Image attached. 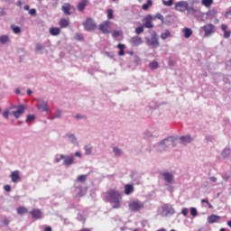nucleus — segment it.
<instances>
[{
  "instance_id": "57",
  "label": "nucleus",
  "mask_w": 231,
  "mask_h": 231,
  "mask_svg": "<svg viewBox=\"0 0 231 231\" xmlns=\"http://www.w3.org/2000/svg\"><path fill=\"white\" fill-rule=\"evenodd\" d=\"M144 136H146L147 138H149V136H152V134L151 132H149V131H146V132L144 133Z\"/></svg>"
},
{
  "instance_id": "4",
  "label": "nucleus",
  "mask_w": 231,
  "mask_h": 231,
  "mask_svg": "<svg viewBox=\"0 0 231 231\" xmlns=\"http://www.w3.org/2000/svg\"><path fill=\"white\" fill-rule=\"evenodd\" d=\"M178 139L176 137H168L159 143V147L161 149H167V147H176Z\"/></svg>"
},
{
  "instance_id": "54",
  "label": "nucleus",
  "mask_w": 231,
  "mask_h": 231,
  "mask_svg": "<svg viewBox=\"0 0 231 231\" xmlns=\"http://www.w3.org/2000/svg\"><path fill=\"white\" fill-rule=\"evenodd\" d=\"M5 192H10L12 190V187L10 185L4 186Z\"/></svg>"
},
{
  "instance_id": "6",
  "label": "nucleus",
  "mask_w": 231,
  "mask_h": 231,
  "mask_svg": "<svg viewBox=\"0 0 231 231\" xmlns=\"http://www.w3.org/2000/svg\"><path fill=\"white\" fill-rule=\"evenodd\" d=\"M83 26L86 32H95L97 30V23L92 18H88L84 23Z\"/></svg>"
},
{
  "instance_id": "3",
  "label": "nucleus",
  "mask_w": 231,
  "mask_h": 231,
  "mask_svg": "<svg viewBox=\"0 0 231 231\" xmlns=\"http://www.w3.org/2000/svg\"><path fill=\"white\" fill-rule=\"evenodd\" d=\"M145 208V202L142 200H131L128 203V209L130 212H140L141 210H143Z\"/></svg>"
},
{
  "instance_id": "35",
  "label": "nucleus",
  "mask_w": 231,
  "mask_h": 231,
  "mask_svg": "<svg viewBox=\"0 0 231 231\" xmlns=\"http://www.w3.org/2000/svg\"><path fill=\"white\" fill-rule=\"evenodd\" d=\"M214 3V0H201V5L203 6H206V8H208V6L212 5Z\"/></svg>"
},
{
  "instance_id": "16",
  "label": "nucleus",
  "mask_w": 231,
  "mask_h": 231,
  "mask_svg": "<svg viewBox=\"0 0 231 231\" xmlns=\"http://www.w3.org/2000/svg\"><path fill=\"white\" fill-rule=\"evenodd\" d=\"M10 178L13 183H19L21 181V171H14L10 174Z\"/></svg>"
},
{
  "instance_id": "29",
  "label": "nucleus",
  "mask_w": 231,
  "mask_h": 231,
  "mask_svg": "<svg viewBox=\"0 0 231 231\" xmlns=\"http://www.w3.org/2000/svg\"><path fill=\"white\" fill-rule=\"evenodd\" d=\"M152 21L151 16H147L145 19L144 28H153Z\"/></svg>"
},
{
  "instance_id": "39",
  "label": "nucleus",
  "mask_w": 231,
  "mask_h": 231,
  "mask_svg": "<svg viewBox=\"0 0 231 231\" xmlns=\"http://www.w3.org/2000/svg\"><path fill=\"white\" fill-rule=\"evenodd\" d=\"M152 6V1L148 0L146 4H143L142 8L143 10H149V7Z\"/></svg>"
},
{
  "instance_id": "24",
  "label": "nucleus",
  "mask_w": 231,
  "mask_h": 231,
  "mask_svg": "<svg viewBox=\"0 0 231 231\" xmlns=\"http://www.w3.org/2000/svg\"><path fill=\"white\" fill-rule=\"evenodd\" d=\"M221 30L224 31V37H225V39H228L230 37V35H231V32L228 31V25L223 23L221 25Z\"/></svg>"
},
{
  "instance_id": "27",
  "label": "nucleus",
  "mask_w": 231,
  "mask_h": 231,
  "mask_svg": "<svg viewBox=\"0 0 231 231\" xmlns=\"http://www.w3.org/2000/svg\"><path fill=\"white\" fill-rule=\"evenodd\" d=\"M86 6H88V0H82L80 3L78 4L79 12H84Z\"/></svg>"
},
{
  "instance_id": "19",
  "label": "nucleus",
  "mask_w": 231,
  "mask_h": 231,
  "mask_svg": "<svg viewBox=\"0 0 231 231\" xmlns=\"http://www.w3.org/2000/svg\"><path fill=\"white\" fill-rule=\"evenodd\" d=\"M6 44H10V36L8 34L0 35V45L6 46Z\"/></svg>"
},
{
  "instance_id": "25",
  "label": "nucleus",
  "mask_w": 231,
  "mask_h": 231,
  "mask_svg": "<svg viewBox=\"0 0 231 231\" xmlns=\"http://www.w3.org/2000/svg\"><path fill=\"white\" fill-rule=\"evenodd\" d=\"M83 149L85 151V156H91L93 154V146L91 144H86Z\"/></svg>"
},
{
  "instance_id": "9",
  "label": "nucleus",
  "mask_w": 231,
  "mask_h": 231,
  "mask_svg": "<svg viewBox=\"0 0 231 231\" xmlns=\"http://www.w3.org/2000/svg\"><path fill=\"white\" fill-rule=\"evenodd\" d=\"M65 137L69 143L74 145V147H80V142L75 134L68 133L65 134Z\"/></svg>"
},
{
  "instance_id": "26",
  "label": "nucleus",
  "mask_w": 231,
  "mask_h": 231,
  "mask_svg": "<svg viewBox=\"0 0 231 231\" xmlns=\"http://www.w3.org/2000/svg\"><path fill=\"white\" fill-rule=\"evenodd\" d=\"M219 219H221V217H219L217 215H211V216L208 217V222L209 224L217 223V221H219Z\"/></svg>"
},
{
  "instance_id": "1",
  "label": "nucleus",
  "mask_w": 231,
  "mask_h": 231,
  "mask_svg": "<svg viewBox=\"0 0 231 231\" xmlns=\"http://www.w3.org/2000/svg\"><path fill=\"white\" fill-rule=\"evenodd\" d=\"M105 199L112 204L113 208H120L122 207V195L116 189H109L105 193Z\"/></svg>"
},
{
  "instance_id": "30",
  "label": "nucleus",
  "mask_w": 231,
  "mask_h": 231,
  "mask_svg": "<svg viewBox=\"0 0 231 231\" xmlns=\"http://www.w3.org/2000/svg\"><path fill=\"white\" fill-rule=\"evenodd\" d=\"M113 152H114L115 156H116L117 158H120V156H122V154H124V152H122V149L118 148L117 146H115L113 148Z\"/></svg>"
},
{
  "instance_id": "59",
  "label": "nucleus",
  "mask_w": 231,
  "mask_h": 231,
  "mask_svg": "<svg viewBox=\"0 0 231 231\" xmlns=\"http://www.w3.org/2000/svg\"><path fill=\"white\" fill-rule=\"evenodd\" d=\"M223 180H225V181H228V180H230V176H223Z\"/></svg>"
},
{
  "instance_id": "36",
  "label": "nucleus",
  "mask_w": 231,
  "mask_h": 231,
  "mask_svg": "<svg viewBox=\"0 0 231 231\" xmlns=\"http://www.w3.org/2000/svg\"><path fill=\"white\" fill-rule=\"evenodd\" d=\"M28 213V209L24 207H19L17 208V214H19L20 216H23V214H27Z\"/></svg>"
},
{
  "instance_id": "50",
  "label": "nucleus",
  "mask_w": 231,
  "mask_h": 231,
  "mask_svg": "<svg viewBox=\"0 0 231 231\" xmlns=\"http://www.w3.org/2000/svg\"><path fill=\"white\" fill-rule=\"evenodd\" d=\"M74 118H76V120H84L86 118V116H82L80 114H78L74 116Z\"/></svg>"
},
{
  "instance_id": "28",
  "label": "nucleus",
  "mask_w": 231,
  "mask_h": 231,
  "mask_svg": "<svg viewBox=\"0 0 231 231\" xmlns=\"http://www.w3.org/2000/svg\"><path fill=\"white\" fill-rule=\"evenodd\" d=\"M49 33H51L53 36L60 35V28H59V27H51L49 30Z\"/></svg>"
},
{
  "instance_id": "15",
  "label": "nucleus",
  "mask_w": 231,
  "mask_h": 231,
  "mask_svg": "<svg viewBox=\"0 0 231 231\" xmlns=\"http://www.w3.org/2000/svg\"><path fill=\"white\" fill-rule=\"evenodd\" d=\"M61 10L65 15H71L75 12V7L69 4H65Z\"/></svg>"
},
{
  "instance_id": "5",
  "label": "nucleus",
  "mask_w": 231,
  "mask_h": 231,
  "mask_svg": "<svg viewBox=\"0 0 231 231\" xmlns=\"http://www.w3.org/2000/svg\"><path fill=\"white\" fill-rule=\"evenodd\" d=\"M200 32H204V37H210L213 33H216V26L212 23H208L200 27Z\"/></svg>"
},
{
  "instance_id": "64",
  "label": "nucleus",
  "mask_w": 231,
  "mask_h": 231,
  "mask_svg": "<svg viewBox=\"0 0 231 231\" xmlns=\"http://www.w3.org/2000/svg\"><path fill=\"white\" fill-rule=\"evenodd\" d=\"M27 95H32V90L31 89L27 90Z\"/></svg>"
},
{
  "instance_id": "44",
  "label": "nucleus",
  "mask_w": 231,
  "mask_h": 231,
  "mask_svg": "<svg viewBox=\"0 0 231 231\" xmlns=\"http://www.w3.org/2000/svg\"><path fill=\"white\" fill-rule=\"evenodd\" d=\"M120 35H122V32L121 31H114L112 32V37H114V39H116V37H120Z\"/></svg>"
},
{
  "instance_id": "21",
  "label": "nucleus",
  "mask_w": 231,
  "mask_h": 231,
  "mask_svg": "<svg viewBox=\"0 0 231 231\" xmlns=\"http://www.w3.org/2000/svg\"><path fill=\"white\" fill-rule=\"evenodd\" d=\"M30 214L32 216L34 219L42 218V211L41 209H32Z\"/></svg>"
},
{
  "instance_id": "2",
  "label": "nucleus",
  "mask_w": 231,
  "mask_h": 231,
  "mask_svg": "<svg viewBox=\"0 0 231 231\" xmlns=\"http://www.w3.org/2000/svg\"><path fill=\"white\" fill-rule=\"evenodd\" d=\"M175 10L182 14L188 12L189 15H194L198 12V9H195L192 5H189V2L183 0L175 3Z\"/></svg>"
},
{
  "instance_id": "34",
  "label": "nucleus",
  "mask_w": 231,
  "mask_h": 231,
  "mask_svg": "<svg viewBox=\"0 0 231 231\" xmlns=\"http://www.w3.org/2000/svg\"><path fill=\"white\" fill-rule=\"evenodd\" d=\"M64 154L59 153L56 154L54 157V162L55 163H60V162H62V160L64 161Z\"/></svg>"
},
{
  "instance_id": "61",
  "label": "nucleus",
  "mask_w": 231,
  "mask_h": 231,
  "mask_svg": "<svg viewBox=\"0 0 231 231\" xmlns=\"http://www.w3.org/2000/svg\"><path fill=\"white\" fill-rule=\"evenodd\" d=\"M23 10H30V6L29 5H24Z\"/></svg>"
},
{
  "instance_id": "12",
  "label": "nucleus",
  "mask_w": 231,
  "mask_h": 231,
  "mask_svg": "<svg viewBox=\"0 0 231 231\" xmlns=\"http://www.w3.org/2000/svg\"><path fill=\"white\" fill-rule=\"evenodd\" d=\"M73 163H75V155H73V153L64 156L63 165H65V167H70V165H73Z\"/></svg>"
},
{
  "instance_id": "53",
  "label": "nucleus",
  "mask_w": 231,
  "mask_h": 231,
  "mask_svg": "<svg viewBox=\"0 0 231 231\" xmlns=\"http://www.w3.org/2000/svg\"><path fill=\"white\" fill-rule=\"evenodd\" d=\"M155 19H159L162 21V23H163V15H162V14H155Z\"/></svg>"
},
{
  "instance_id": "31",
  "label": "nucleus",
  "mask_w": 231,
  "mask_h": 231,
  "mask_svg": "<svg viewBox=\"0 0 231 231\" xmlns=\"http://www.w3.org/2000/svg\"><path fill=\"white\" fill-rule=\"evenodd\" d=\"M117 48L119 50L118 55L120 57H124L125 55V52L124 51L125 50V46L124 44H122V43H119L117 45Z\"/></svg>"
},
{
  "instance_id": "18",
  "label": "nucleus",
  "mask_w": 231,
  "mask_h": 231,
  "mask_svg": "<svg viewBox=\"0 0 231 231\" xmlns=\"http://www.w3.org/2000/svg\"><path fill=\"white\" fill-rule=\"evenodd\" d=\"M148 46H153V48H158L160 46V42H158V37L156 35L152 36L151 40L147 41Z\"/></svg>"
},
{
  "instance_id": "60",
  "label": "nucleus",
  "mask_w": 231,
  "mask_h": 231,
  "mask_svg": "<svg viewBox=\"0 0 231 231\" xmlns=\"http://www.w3.org/2000/svg\"><path fill=\"white\" fill-rule=\"evenodd\" d=\"M201 203H207V204H208V199H201Z\"/></svg>"
},
{
  "instance_id": "10",
  "label": "nucleus",
  "mask_w": 231,
  "mask_h": 231,
  "mask_svg": "<svg viewBox=\"0 0 231 231\" xmlns=\"http://www.w3.org/2000/svg\"><path fill=\"white\" fill-rule=\"evenodd\" d=\"M37 109L42 113H50V107L48 106V101L38 99Z\"/></svg>"
},
{
  "instance_id": "37",
  "label": "nucleus",
  "mask_w": 231,
  "mask_h": 231,
  "mask_svg": "<svg viewBox=\"0 0 231 231\" xmlns=\"http://www.w3.org/2000/svg\"><path fill=\"white\" fill-rule=\"evenodd\" d=\"M150 68L151 69H158V68H160V63H158L156 60H153L150 62Z\"/></svg>"
},
{
  "instance_id": "43",
  "label": "nucleus",
  "mask_w": 231,
  "mask_h": 231,
  "mask_svg": "<svg viewBox=\"0 0 231 231\" xmlns=\"http://www.w3.org/2000/svg\"><path fill=\"white\" fill-rule=\"evenodd\" d=\"M174 1L173 0H162V5H164V6H172Z\"/></svg>"
},
{
  "instance_id": "63",
  "label": "nucleus",
  "mask_w": 231,
  "mask_h": 231,
  "mask_svg": "<svg viewBox=\"0 0 231 231\" xmlns=\"http://www.w3.org/2000/svg\"><path fill=\"white\" fill-rule=\"evenodd\" d=\"M207 205L208 206V208H213V206H212V204H210V202H208Z\"/></svg>"
},
{
  "instance_id": "56",
  "label": "nucleus",
  "mask_w": 231,
  "mask_h": 231,
  "mask_svg": "<svg viewBox=\"0 0 231 231\" xmlns=\"http://www.w3.org/2000/svg\"><path fill=\"white\" fill-rule=\"evenodd\" d=\"M29 14L30 15H35L37 14V11L35 9H30Z\"/></svg>"
},
{
  "instance_id": "42",
  "label": "nucleus",
  "mask_w": 231,
  "mask_h": 231,
  "mask_svg": "<svg viewBox=\"0 0 231 231\" xmlns=\"http://www.w3.org/2000/svg\"><path fill=\"white\" fill-rule=\"evenodd\" d=\"M11 29L13 30L14 33H19L21 32V27L16 25H12Z\"/></svg>"
},
{
  "instance_id": "55",
  "label": "nucleus",
  "mask_w": 231,
  "mask_h": 231,
  "mask_svg": "<svg viewBox=\"0 0 231 231\" xmlns=\"http://www.w3.org/2000/svg\"><path fill=\"white\" fill-rule=\"evenodd\" d=\"M73 156H76V158H82V153L80 152H76Z\"/></svg>"
},
{
  "instance_id": "7",
  "label": "nucleus",
  "mask_w": 231,
  "mask_h": 231,
  "mask_svg": "<svg viewBox=\"0 0 231 231\" xmlns=\"http://www.w3.org/2000/svg\"><path fill=\"white\" fill-rule=\"evenodd\" d=\"M174 214H176V210L171 205L165 204L162 206V211L161 215L163 217H167V216H174Z\"/></svg>"
},
{
  "instance_id": "13",
  "label": "nucleus",
  "mask_w": 231,
  "mask_h": 231,
  "mask_svg": "<svg viewBox=\"0 0 231 231\" xmlns=\"http://www.w3.org/2000/svg\"><path fill=\"white\" fill-rule=\"evenodd\" d=\"M164 181L168 183V185H172L174 183V174L166 171L162 174Z\"/></svg>"
},
{
  "instance_id": "48",
  "label": "nucleus",
  "mask_w": 231,
  "mask_h": 231,
  "mask_svg": "<svg viewBox=\"0 0 231 231\" xmlns=\"http://www.w3.org/2000/svg\"><path fill=\"white\" fill-rule=\"evenodd\" d=\"M36 51H42V50H44V45L38 43L36 44Z\"/></svg>"
},
{
  "instance_id": "41",
  "label": "nucleus",
  "mask_w": 231,
  "mask_h": 231,
  "mask_svg": "<svg viewBox=\"0 0 231 231\" xmlns=\"http://www.w3.org/2000/svg\"><path fill=\"white\" fill-rule=\"evenodd\" d=\"M169 37H171V32L166 31L165 32L161 34V39H162V41H165V39H169Z\"/></svg>"
},
{
  "instance_id": "20",
  "label": "nucleus",
  "mask_w": 231,
  "mask_h": 231,
  "mask_svg": "<svg viewBox=\"0 0 231 231\" xmlns=\"http://www.w3.org/2000/svg\"><path fill=\"white\" fill-rule=\"evenodd\" d=\"M130 43L132 44V46H140V44H143V41L142 40V38L134 36L131 38Z\"/></svg>"
},
{
  "instance_id": "62",
  "label": "nucleus",
  "mask_w": 231,
  "mask_h": 231,
  "mask_svg": "<svg viewBox=\"0 0 231 231\" xmlns=\"http://www.w3.org/2000/svg\"><path fill=\"white\" fill-rule=\"evenodd\" d=\"M45 231H51V226L45 227Z\"/></svg>"
},
{
  "instance_id": "46",
  "label": "nucleus",
  "mask_w": 231,
  "mask_h": 231,
  "mask_svg": "<svg viewBox=\"0 0 231 231\" xmlns=\"http://www.w3.org/2000/svg\"><path fill=\"white\" fill-rule=\"evenodd\" d=\"M135 33L137 35H140V33H143V26H139V27L135 28Z\"/></svg>"
},
{
  "instance_id": "47",
  "label": "nucleus",
  "mask_w": 231,
  "mask_h": 231,
  "mask_svg": "<svg viewBox=\"0 0 231 231\" xmlns=\"http://www.w3.org/2000/svg\"><path fill=\"white\" fill-rule=\"evenodd\" d=\"M61 115H62V111L57 110V111L55 112V114H54L53 118H60Z\"/></svg>"
},
{
  "instance_id": "52",
  "label": "nucleus",
  "mask_w": 231,
  "mask_h": 231,
  "mask_svg": "<svg viewBox=\"0 0 231 231\" xmlns=\"http://www.w3.org/2000/svg\"><path fill=\"white\" fill-rule=\"evenodd\" d=\"M226 154H230V149H225L222 152V156L226 157Z\"/></svg>"
},
{
  "instance_id": "33",
  "label": "nucleus",
  "mask_w": 231,
  "mask_h": 231,
  "mask_svg": "<svg viewBox=\"0 0 231 231\" xmlns=\"http://www.w3.org/2000/svg\"><path fill=\"white\" fill-rule=\"evenodd\" d=\"M37 117L35 116V115H27L25 122L26 124H32L33 122H35V119Z\"/></svg>"
},
{
  "instance_id": "32",
  "label": "nucleus",
  "mask_w": 231,
  "mask_h": 231,
  "mask_svg": "<svg viewBox=\"0 0 231 231\" xmlns=\"http://www.w3.org/2000/svg\"><path fill=\"white\" fill-rule=\"evenodd\" d=\"M60 28H68V26H69V20L68 19H61L60 21Z\"/></svg>"
},
{
  "instance_id": "22",
  "label": "nucleus",
  "mask_w": 231,
  "mask_h": 231,
  "mask_svg": "<svg viewBox=\"0 0 231 231\" xmlns=\"http://www.w3.org/2000/svg\"><path fill=\"white\" fill-rule=\"evenodd\" d=\"M134 192V186L133 184H126L125 185V194L129 196Z\"/></svg>"
},
{
  "instance_id": "38",
  "label": "nucleus",
  "mask_w": 231,
  "mask_h": 231,
  "mask_svg": "<svg viewBox=\"0 0 231 231\" xmlns=\"http://www.w3.org/2000/svg\"><path fill=\"white\" fill-rule=\"evenodd\" d=\"M86 180H88V175H79L78 178H77V181L79 183H85Z\"/></svg>"
},
{
  "instance_id": "23",
  "label": "nucleus",
  "mask_w": 231,
  "mask_h": 231,
  "mask_svg": "<svg viewBox=\"0 0 231 231\" xmlns=\"http://www.w3.org/2000/svg\"><path fill=\"white\" fill-rule=\"evenodd\" d=\"M182 33L185 39H190L193 32H192V29L185 27L184 29H182Z\"/></svg>"
},
{
  "instance_id": "45",
  "label": "nucleus",
  "mask_w": 231,
  "mask_h": 231,
  "mask_svg": "<svg viewBox=\"0 0 231 231\" xmlns=\"http://www.w3.org/2000/svg\"><path fill=\"white\" fill-rule=\"evenodd\" d=\"M10 115H12V113H10V111L8 109H5L4 112H3V116L4 118H5L6 120H8V116H10Z\"/></svg>"
},
{
  "instance_id": "8",
  "label": "nucleus",
  "mask_w": 231,
  "mask_h": 231,
  "mask_svg": "<svg viewBox=\"0 0 231 231\" xmlns=\"http://www.w3.org/2000/svg\"><path fill=\"white\" fill-rule=\"evenodd\" d=\"M13 109H16V111L11 112V115H13V116H14L16 119H19L20 116H23L26 111V107L23 105H19L18 106H14Z\"/></svg>"
},
{
  "instance_id": "49",
  "label": "nucleus",
  "mask_w": 231,
  "mask_h": 231,
  "mask_svg": "<svg viewBox=\"0 0 231 231\" xmlns=\"http://www.w3.org/2000/svg\"><path fill=\"white\" fill-rule=\"evenodd\" d=\"M181 214H182V216L187 217V216L189 215V208H182Z\"/></svg>"
},
{
  "instance_id": "11",
  "label": "nucleus",
  "mask_w": 231,
  "mask_h": 231,
  "mask_svg": "<svg viewBox=\"0 0 231 231\" xmlns=\"http://www.w3.org/2000/svg\"><path fill=\"white\" fill-rule=\"evenodd\" d=\"M201 21L203 23H205L206 21H208L210 19H214V17H216V10L215 9H211L207 13H202L201 14Z\"/></svg>"
},
{
  "instance_id": "14",
  "label": "nucleus",
  "mask_w": 231,
  "mask_h": 231,
  "mask_svg": "<svg viewBox=\"0 0 231 231\" xmlns=\"http://www.w3.org/2000/svg\"><path fill=\"white\" fill-rule=\"evenodd\" d=\"M109 26H111L110 21H105L103 23L99 24V30L101 32L107 34L110 33L109 32Z\"/></svg>"
},
{
  "instance_id": "40",
  "label": "nucleus",
  "mask_w": 231,
  "mask_h": 231,
  "mask_svg": "<svg viewBox=\"0 0 231 231\" xmlns=\"http://www.w3.org/2000/svg\"><path fill=\"white\" fill-rule=\"evenodd\" d=\"M189 212L192 217H198V209L196 208H190Z\"/></svg>"
},
{
  "instance_id": "51",
  "label": "nucleus",
  "mask_w": 231,
  "mask_h": 231,
  "mask_svg": "<svg viewBox=\"0 0 231 231\" xmlns=\"http://www.w3.org/2000/svg\"><path fill=\"white\" fill-rule=\"evenodd\" d=\"M107 19H113V10L111 9L107 11Z\"/></svg>"
},
{
  "instance_id": "17",
  "label": "nucleus",
  "mask_w": 231,
  "mask_h": 231,
  "mask_svg": "<svg viewBox=\"0 0 231 231\" xmlns=\"http://www.w3.org/2000/svg\"><path fill=\"white\" fill-rule=\"evenodd\" d=\"M193 139L190 135H184L180 137V143L181 145H188V143H192Z\"/></svg>"
},
{
  "instance_id": "58",
  "label": "nucleus",
  "mask_w": 231,
  "mask_h": 231,
  "mask_svg": "<svg viewBox=\"0 0 231 231\" xmlns=\"http://www.w3.org/2000/svg\"><path fill=\"white\" fill-rule=\"evenodd\" d=\"M209 180H210V181H212L213 183H216V181H217V178H216V177H210Z\"/></svg>"
}]
</instances>
